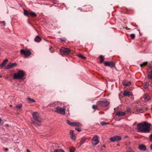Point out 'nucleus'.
Wrapping results in <instances>:
<instances>
[{
	"label": "nucleus",
	"instance_id": "f257e3e1",
	"mask_svg": "<svg viewBox=\"0 0 152 152\" xmlns=\"http://www.w3.org/2000/svg\"><path fill=\"white\" fill-rule=\"evenodd\" d=\"M150 125V124L146 122H144L143 123H138L137 125V129L139 132L148 133L151 130Z\"/></svg>",
	"mask_w": 152,
	"mask_h": 152
},
{
	"label": "nucleus",
	"instance_id": "f03ea898",
	"mask_svg": "<svg viewBox=\"0 0 152 152\" xmlns=\"http://www.w3.org/2000/svg\"><path fill=\"white\" fill-rule=\"evenodd\" d=\"M33 118L38 122L37 123L33 122L32 123L36 125L40 126L41 125L40 122L41 121L42 119L39 116V114L37 112H34L32 114Z\"/></svg>",
	"mask_w": 152,
	"mask_h": 152
},
{
	"label": "nucleus",
	"instance_id": "7ed1b4c3",
	"mask_svg": "<svg viewBox=\"0 0 152 152\" xmlns=\"http://www.w3.org/2000/svg\"><path fill=\"white\" fill-rule=\"evenodd\" d=\"M24 76V72L21 70H19L17 73L14 74L13 77L15 79H21L23 78Z\"/></svg>",
	"mask_w": 152,
	"mask_h": 152
},
{
	"label": "nucleus",
	"instance_id": "20e7f679",
	"mask_svg": "<svg viewBox=\"0 0 152 152\" xmlns=\"http://www.w3.org/2000/svg\"><path fill=\"white\" fill-rule=\"evenodd\" d=\"M54 111L61 115H64L65 111V107H57L55 108Z\"/></svg>",
	"mask_w": 152,
	"mask_h": 152
},
{
	"label": "nucleus",
	"instance_id": "39448f33",
	"mask_svg": "<svg viewBox=\"0 0 152 152\" xmlns=\"http://www.w3.org/2000/svg\"><path fill=\"white\" fill-rule=\"evenodd\" d=\"M70 50L69 49L62 47L60 50V52L62 55H68L70 52Z\"/></svg>",
	"mask_w": 152,
	"mask_h": 152
},
{
	"label": "nucleus",
	"instance_id": "423d86ee",
	"mask_svg": "<svg viewBox=\"0 0 152 152\" xmlns=\"http://www.w3.org/2000/svg\"><path fill=\"white\" fill-rule=\"evenodd\" d=\"M98 104L102 107L107 106L109 104V102L107 100L104 99L98 102Z\"/></svg>",
	"mask_w": 152,
	"mask_h": 152
},
{
	"label": "nucleus",
	"instance_id": "0eeeda50",
	"mask_svg": "<svg viewBox=\"0 0 152 152\" xmlns=\"http://www.w3.org/2000/svg\"><path fill=\"white\" fill-rule=\"evenodd\" d=\"M92 143L94 145H97L99 142L98 137L96 135L94 136L92 139Z\"/></svg>",
	"mask_w": 152,
	"mask_h": 152
},
{
	"label": "nucleus",
	"instance_id": "6e6552de",
	"mask_svg": "<svg viewBox=\"0 0 152 152\" xmlns=\"http://www.w3.org/2000/svg\"><path fill=\"white\" fill-rule=\"evenodd\" d=\"M20 53L21 54H24L26 57H28L31 54V52L28 50H20Z\"/></svg>",
	"mask_w": 152,
	"mask_h": 152
},
{
	"label": "nucleus",
	"instance_id": "1a4fd4ad",
	"mask_svg": "<svg viewBox=\"0 0 152 152\" xmlns=\"http://www.w3.org/2000/svg\"><path fill=\"white\" fill-rule=\"evenodd\" d=\"M121 139V137L120 136H115L110 138V140L112 142H117Z\"/></svg>",
	"mask_w": 152,
	"mask_h": 152
},
{
	"label": "nucleus",
	"instance_id": "9d476101",
	"mask_svg": "<svg viewBox=\"0 0 152 152\" xmlns=\"http://www.w3.org/2000/svg\"><path fill=\"white\" fill-rule=\"evenodd\" d=\"M104 64L106 66H110L111 68L114 67L115 65V63L113 61H105Z\"/></svg>",
	"mask_w": 152,
	"mask_h": 152
},
{
	"label": "nucleus",
	"instance_id": "9b49d317",
	"mask_svg": "<svg viewBox=\"0 0 152 152\" xmlns=\"http://www.w3.org/2000/svg\"><path fill=\"white\" fill-rule=\"evenodd\" d=\"M17 64L16 63H10L5 66V69H8L15 67Z\"/></svg>",
	"mask_w": 152,
	"mask_h": 152
},
{
	"label": "nucleus",
	"instance_id": "f8f14e48",
	"mask_svg": "<svg viewBox=\"0 0 152 152\" xmlns=\"http://www.w3.org/2000/svg\"><path fill=\"white\" fill-rule=\"evenodd\" d=\"M126 115L125 112L120 111L116 112L115 113V115L118 117H122Z\"/></svg>",
	"mask_w": 152,
	"mask_h": 152
},
{
	"label": "nucleus",
	"instance_id": "ddd939ff",
	"mask_svg": "<svg viewBox=\"0 0 152 152\" xmlns=\"http://www.w3.org/2000/svg\"><path fill=\"white\" fill-rule=\"evenodd\" d=\"M138 148L141 151H145L146 150V147L143 144H141L139 145Z\"/></svg>",
	"mask_w": 152,
	"mask_h": 152
},
{
	"label": "nucleus",
	"instance_id": "4468645a",
	"mask_svg": "<svg viewBox=\"0 0 152 152\" xmlns=\"http://www.w3.org/2000/svg\"><path fill=\"white\" fill-rule=\"evenodd\" d=\"M70 134L71 135V138L73 140H75L76 139V137L74 134V131L73 130H70Z\"/></svg>",
	"mask_w": 152,
	"mask_h": 152
},
{
	"label": "nucleus",
	"instance_id": "2eb2a0df",
	"mask_svg": "<svg viewBox=\"0 0 152 152\" xmlns=\"http://www.w3.org/2000/svg\"><path fill=\"white\" fill-rule=\"evenodd\" d=\"M151 69L150 71L149 72L147 75L149 79H152V65L151 66Z\"/></svg>",
	"mask_w": 152,
	"mask_h": 152
},
{
	"label": "nucleus",
	"instance_id": "dca6fc26",
	"mask_svg": "<svg viewBox=\"0 0 152 152\" xmlns=\"http://www.w3.org/2000/svg\"><path fill=\"white\" fill-rule=\"evenodd\" d=\"M123 95L124 96H129L132 95L131 93L129 91H124Z\"/></svg>",
	"mask_w": 152,
	"mask_h": 152
},
{
	"label": "nucleus",
	"instance_id": "f3484780",
	"mask_svg": "<svg viewBox=\"0 0 152 152\" xmlns=\"http://www.w3.org/2000/svg\"><path fill=\"white\" fill-rule=\"evenodd\" d=\"M123 85L124 86H129L131 84V83L129 81H124L123 82Z\"/></svg>",
	"mask_w": 152,
	"mask_h": 152
},
{
	"label": "nucleus",
	"instance_id": "a211bd4d",
	"mask_svg": "<svg viewBox=\"0 0 152 152\" xmlns=\"http://www.w3.org/2000/svg\"><path fill=\"white\" fill-rule=\"evenodd\" d=\"M8 61V59L7 58L5 59L2 62V63L1 64L0 66L1 67H3L6 64L7 62Z\"/></svg>",
	"mask_w": 152,
	"mask_h": 152
},
{
	"label": "nucleus",
	"instance_id": "6ab92c4d",
	"mask_svg": "<svg viewBox=\"0 0 152 152\" xmlns=\"http://www.w3.org/2000/svg\"><path fill=\"white\" fill-rule=\"evenodd\" d=\"M81 124L79 122H72V126H76L77 127H79L80 126Z\"/></svg>",
	"mask_w": 152,
	"mask_h": 152
},
{
	"label": "nucleus",
	"instance_id": "aec40b11",
	"mask_svg": "<svg viewBox=\"0 0 152 152\" xmlns=\"http://www.w3.org/2000/svg\"><path fill=\"white\" fill-rule=\"evenodd\" d=\"M85 138L84 137L83 138V139L80 140V144L79 146L78 147V148L80 147L85 142Z\"/></svg>",
	"mask_w": 152,
	"mask_h": 152
},
{
	"label": "nucleus",
	"instance_id": "412c9836",
	"mask_svg": "<svg viewBox=\"0 0 152 152\" xmlns=\"http://www.w3.org/2000/svg\"><path fill=\"white\" fill-rule=\"evenodd\" d=\"M41 40V38L38 36H37L34 39V41L37 42H39Z\"/></svg>",
	"mask_w": 152,
	"mask_h": 152
},
{
	"label": "nucleus",
	"instance_id": "4be33fe9",
	"mask_svg": "<svg viewBox=\"0 0 152 152\" xmlns=\"http://www.w3.org/2000/svg\"><path fill=\"white\" fill-rule=\"evenodd\" d=\"M30 12H28L26 10H24V15L27 17H29L30 15Z\"/></svg>",
	"mask_w": 152,
	"mask_h": 152
},
{
	"label": "nucleus",
	"instance_id": "5701e85b",
	"mask_svg": "<svg viewBox=\"0 0 152 152\" xmlns=\"http://www.w3.org/2000/svg\"><path fill=\"white\" fill-rule=\"evenodd\" d=\"M144 99L146 100H148L150 99V98L148 94H145L143 96Z\"/></svg>",
	"mask_w": 152,
	"mask_h": 152
},
{
	"label": "nucleus",
	"instance_id": "b1692460",
	"mask_svg": "<svg viewBox=\"0 0 152 152\" xmlns=\"http://www.w3.org/2000/svg\"><path fill=\"white\" fill-rule=\"evenodd\" d=\"M27 100L28 102L30 103H34L35 102V101L34 100L29 97L27 98Z\"/></svg>",
	"mask_w": 152,
	"mask_h": 152
},
{
	"label": "nucleus",
	"instance_id": "393cba45",
	"mask_svg": "<svg viewBox=\"0 0 152 152\" xmlns=\"http://www.w3.org/2000/svg\"><path fill=\"white\" fill-rule=\"evenodd\" d=\"M29 16H31L32 17H35L37 16V15L34 12H30Z\"/></svg>",
	"mask_w": 152,
	"mask_h": 152
},
{
	"label": "nucleus",
	"instance_id": "a878e982",
	"mask_svg": "<svg viewBox=\"0 0 152 152\" xmlns=\"http://www.w3.org/2000/svg\"><path fill=\"white\" fill-rule=\"evenodd\" d=\"M56 106V102H52L50 104L48 105V106L50 107H55Z\"/></svg>",
	"mask_w": 152,
	"mask_h": 152
},
{
	"label": "nucleus",
	"instance_id": "bb28decb",
	"mask_svg": "<svg viewBox=\"0 0 152 152\" xmlns=\"http://www.w3.org/2000/svg\"><path fill=\"white\" fill-rule=\"evenodd\" d=\"M148 83L146 82L144 85V87L145 89H147L148 88Z\"/></svg>",
	"mask_w": 152,
	"mask_h": 152
},
{
	"label": "nucleus",
	"instance_id": "cd10ccee",
	"mask_svg": "<svg viewBox=\"0 0 152 152\" xmlns=\"http://www.w3.org/2000/svg\"><path fill=\"white\" fill-rule=\"evenodd\" d=\"M77 56L83 59H85L86 58V57L85 56H84L80 54H78L77 55Z\"/></svg>",
	"mask_w": 152,
	"mask_h": 152
},
{
	"label": "nucleus",
	"instance_id": "c85d7f7f",
	"mask_svg": "<svg viewBox=\"0 0 152 152\" xmlns=\"http://www.w3.org/2000/svg\"><path fill=\"white\" fill-rule=\"evenodd\" d=\"M147 62H144L143 63H142V64H140V66L141 67H143L144 66H145L146 65H147Z\"/></svg>",
	"mask_w": 152,
	"mask_h": 152
},
{
	"label": "nucleus",
	"instance_id": "c756f323",
	"mask_svg": "<svg viewBox=\"0 0 152 152\" xmlns=\"http://www.w3.org/2000/svg\"><path fill=\"white\" fill-rule=\"evenodd\" d=\"M100 63H102L104 61V57L103 56H102L101 55L100 56Z\"/></svg>",
	"mask_w": 152,
	"mask_h": 152
},
{
	"label": "nucleus",
	"instance_id": "7c9ffc66",
	"mask_svg": "<svg viewBox=\"0 0 152 152\" xmlns=\"http://www.w3.org/2000/svg\"><path fill=\"white\" fill-rule=\"evenodd\" d=\"M22 107V105L21 104H20L19 105L16 106V107L18 109H20Z\"/></svg>",
	"mask_w": 152,
	"mask_h": 152
},
{
	"label": "nucleus",
	"instance_id": "2f4dec72",
	"mask_svg": "<svg viewBox=\"0 0 152 152\" xmlns=\"http://www.w3.org/2000/svg\"><path fill=\"white\" fill-rule=\"evenodd\" d=\"M67 123L68 124H69V125L72 126V122H71L69 120H67Z\"/></svg>",
	"mask_w": 152,
	"mask_h": 152
},
{
	"label": "nucleus",
	"instance_id": "473e14b6",
	"mask_svg": "<svg viewBox=\"0 0 152 152\" xmlns=\"http://www.w3.org/2000/svg\"><path fill=\"white\" fill-rule=\"evenodd\" d=\"M130 36L131 38L133 39H134L135 37V35L134 34H130Z\"/></svg>",
	"mask_w": 152,
	"mask_h": 152
},
{
	"label": "nucleus",
	"instance_id": "72a5a7b5",
	"mask_svg": "<svg viewBox=\"0 0 152 152\" xmlns=\"http://www.w3.org/2000/svg\"><path fill=\"white\" fill-rule=\"evenodd\" d=\"M142 110V108L141 107L137 108V110L138 112H140Z\"/></svg>",
	"mask_w": 152,
	"mask_h": 152
},
{
	"label": "nucleus",
	"instance_id": "f704fd0d",
	"mask_svg": "<svg viewBox=\"0 0 152 152\" xmlns=\"http://www.w3.org/2000/svg\"><path fill=\"white\" fill-rule=\"evenodd\" d=\"M1 23H2L4 26H6V23L4 21H0V24H1Z\"/></svg>",
	"mask_w": 152,
	"mask_h": 152
},
{
	"label": "nucleus",
	"instance_id": "c9c22d12",
	"mask_svg": "<svg viewBox=\"0 0 152 152\" xmlns=\"http://www.w3.org/2000/svg\"><path fill=\"white\" fill-rule=\"evenodd\" d=\"M75 129L79 132H80L81 131V129H80L79 128L76 127Z\"/></svg>",
	"mask_w": 152,
	"mask_h": 152
},
{
	"label": "nucleus",
	"instance_id": "e433bc0d",
	"mask_svg": "<svg viewBox=\"0 0 152 152\" xmlns=\"http://www.w3.org/2000/svg\"><path fill=\"white\" fill-rule=\"evenodd\" d=\"M101 124L102 126H104L105 125H106V122L104 121H102L101 123Z\"/></svg>",
	"mask_w": 152,
	"mask_h": 152
},
{
	"label": "nucleus",
	"instance_id": "4c0bfd02",
	"mask_svg": "<svg viewBox=\"0 0 152 152\" xmlns=\"http://www.w3.org/2000/svg\"><path fill=\"white\" fill-rule=\"evenodd\" d=\"M58 152H64V151L63 150L61 149H58Z\"/></svg>",
	"mask_w": 152,
	"mask_h": 152
},
{
	"label": "nucleus",
	"instance_id": "58836bf2",
	"mask_svg": "<svg viewBox=\"0 0 152 152\" xmlns=\"http://www.w3.org/2000/svg\"><path fill=\"white\" fill-rule=\"evenodd\" d=\"M92 108L94 109H95L96 108V106L95 105H93Z\"/></svg>",
	"mask_w": 152,
	"mask_h": 152
},
{
	"label": "nucleus",
	"instance_id": "ea45409f",
	"mask_svg": "<svg viewBox=\"0 0 152 152\" xmlns=\"http://www.w3.org/2000/svg\"><path fill=\"white\" fill-rule=\"evenodd\" d=\"M150 140L152 141V133H151L150 135Z\"/></svg>",
	"mask_w": 152,
	"mask_h": 152
},
{
	"label": "nucleus",
	"instance_id": "a19ab883",
	"mask_svg": "<svg viewBox=\"0 0 152 152\" xmlns=\"http://www.w3.org/2000/svg\"><path fill=\"white\" fill-rule=\"evenodd\" d=\"M126 152H134V151L132 150H131L129 151H127Z\"/></svg>",
	"mask_w": 152,
	"mask_h": 152
},
{
	"label": "nucleus",
	"instance_id": "79ce46f5",
	"mask_svg": "<svg viewBox=\"0 0 152 152\" xmlns=\"http://www.w3.org/2000/svg\"><path fill=\"white\" fill-rule=\"evenodd\" d=\"M1 118H0V125H2L3 124V123H2L1 122Z\"/></svg>",
	"mask_w": 152,
	"mask_h": 152
},
{
	"label": "nucleus",
	"instance_id": "37998d69",
	"mask_svg": "<svg viewBox=\"0 0 152 152\" xmlns=\"http://www.w3.org/2000/svg\"><path fill=\"white\" fill-rule=\"evenodd\" d=\"M69 151L70 152H74L73 151L71 148L69 149Z\"/></svg>",
	"mask_w": 152,
	"mask_h": 152
},
{
	"label": "nucleus",
	"instance_id": "c03bdc74",
	"mask_svg": "<svg viewBox=\"0 0 152 152\" xmlns=\"http://www.w3.org/2000/svg\"><path fill=\"white\" fill-rule=\"evenodd\" d=\"M137 124V122H135L133 124V126H134L135 125H136Z\"/></svg>",
	"mask_w": 152,
	"mask_h": 152
},
{
	"label": "nucleus",
	"instance_id": "a18cd8bd",
	"mask_svg": "<svg viewBox=\"0 0 152 152\" xmlns=\"http://www.w3.org/2000/svg\"><path fill=\"white\" fill-rule=\"evenodd\" d=\"M150 148L152 150V144H151L150 146Z\"/></svg>",
	"mask_w": 152,
	"mask_h": 152
},
{
	"label": "nucleus",
	"instance_id": "49530a36",
	"mask_svg": "<svg viewBox=\"0 0 152 152\" xmlns=\"http://www.w3.org/2000/svg\"><path fill=\"white\" fill-rule=\"evenodd\" d=\"M5 150L6 151H7L8 150V149L7 148H5Z\"/></svg>",
	"mask_w": 152,
	"mask_h": 152
},
{
	"label": "nucleus",
	"instance_id": "de8ad7c7",
	"mask_svg": "<svg viewBox=\"0 0 152 152\" xmlns=\"http://www.w3.org/2000/svg\"><path fill=\"white\" fill-rule=\"evenodd\" d=\"M27 152H31L30 151H29V150H28V149H27Z\"/></svg>",
	"mask_w": 152,
	"mask_h": 152
},
{
	"label": "nucleus",
	"instance_id": "09e8293b",
	"mask_svg": "<svg viewBox=\"0 0 152 152\" xmlns=\"http://www.w3.org/2000/svg\"><path fill=\"white\" fill-rule=\"evenodd\" d=\"M61 39V41H65V40H62Z\"/></svg>",
	"mask_w": 152,
	"mask_h": 152
},
{
	"label": "nucleus",
	"instance_id": "8fccbe9b",
	"mask_svg": "<svg viewBox=\"0 0 152 152\" xmlns=\"http://www.w3.org/2000/svg\"><path fill=\"white\" fill-rule=\"evenodd\" d=\"M109 123H106V125H107V124H109Z\"/></svg>",
	"mask_w": 152,
	"mask_h": 152
},
{
	"label": "nucleus",
	"instance_id": "3c124183",
	"mask_svg": "<svg viewBox=\"0 0 152 152\" xmlns=\"http://www.w3.org/2000/svg\"><path fill=\"white\" fill-rule=\"evenodd\" d=\"M1 49H0V53H1Z\"/></svg>",
	"mask_w": 152,
	"mask_h": 152
},
{
	"label": "nucleus",
	"instance_id": "603ef678",
	"mask_svg": "<svg viewBox=\"0 0 152 152\" xmlns=\"http://www.w3.org/2000/svg\"><path fill=\"white\" fill-rule=\"evenodd\" d=\"M52 48V47H50V49Z\"/></svg>",
	"mask_w": 152,
	"mask_h": 152
},
{
	"label": "nucleus",
	"instance_id": "864d4df0",
	"mask_svg": "<svg viewBox=\"0 0 152 152\" xmlns=\"http://www.w3.org/2000/svg\"><path fill=\"white\" fill-rule=\"evenodd\" d=\"M117 145L118 146H119V144H117Z\"/></svg>",
	"mask_w": 152,
	"mask_h": 152
},
{
	"label": "nucleus",
	"instance_id": "5fc2aeb1",
	"mask_svg": "<svg viewBox=\"0 0 152 152\" xmlns=\"http://www.w3.org/2000/svg\"><path fill=\"white\" fill-rule=\"evenodd\" d=\"M53 3H55V4H56V3H55V2H53Z\"/></svg>",
	"mask_w": 152,
	"mask_h": 152
},
{
	"label": "nucleus",
	"instance_id": "6e6d98bb",
	"mask_svg": "<svg viewBox=\"0 0 152 152\" xmlns=\"http://www.w3.org/2000/svg\"><path fill=\"white\" fill-rule=\"evenodd\" d=\"M53 3H55V4H56V3H55V2H53Z\"/></svg>",
	"mask_w": 152,
	"mask_h": 152
}]
</instances>
